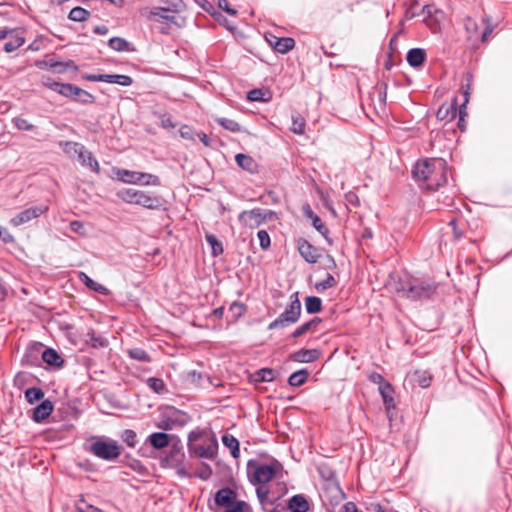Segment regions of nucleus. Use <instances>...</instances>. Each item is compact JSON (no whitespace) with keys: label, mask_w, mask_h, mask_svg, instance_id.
Returning <instances> with one entry per match:
<instances>
[{"label":"nucleus","mask_w":512,"mask_h":512,"mask_svg":"<svg viewBox=\"0 0 512 512\" xmlns=\"http://www.w3.org/2000/svg\"><path fill=\"white\" fill-rule=\"evenodd\" d=\"M449 170L443 158H429L416 162L412 176L420 189L437 191L447 183Z\"/></svg>","instance_id":"nucleus-1"},{"label":"nucleus","mask_w":512,"mask_h":512,"mask_svg":"<svg viewBox=\"0 0 512 512\" xmlns=\"http://www.w3.org/2000/svg\"><path fill=\"white\" fill-rule=\"evenodd\" d=\"M280 469H282V464L276 459L268 464H262L256 459H249L246 465L249 482L259 486L270 482Z\"/></svg>","instance_id":"nucleus-2"},{"label":"nucleus","mask_w":512,"mask_h":512,"mask_svg":"<svg viewBox=\"0 0 512 512\" xmlns=\"http://www.w3.org/2000/svg\"><path fill=\"white\" fill-rule=\"evenodd\" d=\"M123 447L114 439L106 436H98L90 444L88 451L99 459L111 462L122 453Z\"/></svg>","instance_id":"nucleus-3"},{"label":"nucleus","mask_w":512,"mask_h":512,"mask_svg":"<svg viewBox=\"0 0 512 512\" xmlns=\"http://www.w3.org/2000/svg\"><path fill=\"white\" fill-rule=\"evenodd\" d=\"M403 296L411 300L430 299L436 291V285L431 280H413L401 284L398 289Z\"/></svg>","instance_id":"nucleus-4"},{"label":"nucleus","mask_w":512,"mask_h":512,"mask_svg":"<svg viewBox=\"0 0 512 512\" xmlns=\"http://www.w3.org/2000/svg\"><path fill=\"white\" fill-rule=\"evenodd\" d=\"M301 316V302L298 298V292L290 296V302L285 310L272 322L269 323L268 329L285 328L296 323Z\"/></svg>","instance_id":"nucleus-5"},{"label":"nucleus","mask_w":512,"mask_h":512,"mask_svg":"<svg viewBox=\"0 0 512 512\" xmlns=\"http://www.w3.org/2000/svg\"><path fill=\"white\" fill-rule=\"evenodd\" d=\"M190 421V416L181 410L174 407H169L161 415L160 420L156 426L163 431H170L178 427L185 426Z\"/></svg>","instance_id":"nucleus-6"},{"label":"nucleus","mask_w":512,"mask_h":512,"mask_svg":"<svg viewBox=\"0 0 512 512\" xmlns=\"http://www.w3.org/2000/svg\"><path fill=\"white\" fill-rule=\"evenodd\" d=\"M482 23L485 25L483 30L480 32V24L472 17H466L464 20V27L467 33V39L469 41H475L480 37L482 43L486 42L488 37L493 32V26L490 23V19L485 17L482 19Z\"/></svg>","instance_id":"nucleus-7"},{"label":"nucleus","mask_w":512,"mask_h":512,"mask_svg":"<svg viewBox=\"0 0 512 512\" xmlns=\"http://www.w3.org/2000/svg\"><path fill=\"white\" fill-rule=\"evenodd\" d=\"M385 412L390 422L398 416L399 396L396 393L395 386H378Z\"/></svg>","instance_id":"nucleus-8"},{"label":"nucleus","mask_w":512,"mask_h":512,"mask_svg":"<svg viewBox=\"0 0 512 512\" xmlns=\"http://www.w3.org/2000/svg\"><path fill=\"white\" fill-rule=\"evenodd\" d=\"M237 493L230 487H223L216 491L214 501L208 502V507L213 512H219L220 508H227L235 502Z\"/></svg>","instance_id":"nucleus-9"},{"label":"nucleus","mask_w":512,"mask_h":512,"mask_svg":"<svg viewBox=\"0 0 512 512\" xmlns=\"http://www.w3.org/2000/svg\"><path fill=\"white\" fill-rule=\"evenodd\" d=\"M150 210H166V201L163 197L152 192L139 191L136 204Z\"/></svg>","instance_id":"nucleus-10"},{"label":"nucleus","mask_w":512,"mask_h":512,"mask_svg":"<svg viewBox=\"0 0 512 512\" xmlns=\"http://www.w3.org/2000/svg\"><path fill=\"white\" fill-rule=\"evenodd\" d=\"M54 410L53 402L47 398L28 411L29 418L37 424L44 423Z\"/></svg>","instance_id":"nucleus-11"},{"label":"nucleus","mask_w":512,"mask_h":512,"mask_svg":"<svg viewBox=\"0 0 512 512\" xmlns=\"http://www.w3.org/2000/svg\"><path fill=\"white\" fill-rule=\"evenodd\" d=\"M256 495L263 512H281L283 509L278 498L269 497V489L266 486H258Z\"/></svg>","instance_id":"nucleus-12"},{"label":"nucleus","mask_w":512,"mask_h":512,"mask_svg":"<svg viewBox=\"0 0 512 512\" xmlns=\"http://www.w3.org/2000/svg\"><path fill=\"white\" fill-rule=\"evenodd\" d=\"M48 211V206H34L27 208L10 219V224L14 227H18L25 223L36 219Z\"/></svg>","instance_id":"nucleus-13"},{"label":"nucleus","mask_w":512,"mask_h":512,"mask_svg":"<svg viewBox=\"0 0 512 512\" xmlns=\"http://www.w3.org/2000/svg\"><path fill=\"white\" fill-rule=\"evenodd\" d=\"M266 212L261 208H254L249 211H242L239 214V222L247 227L255 228L266 220Z\"/></svg>","instance_id":"nucleus-14"},{"label":"nucleus","mask_w":512,"mask_h":512,"mask_svg":"<svg viewBox=\"0 0 512 512\" xmlns=\"http://www.w3.org/2000/svg\"><path fill=\"white\" fill-rule=\"evenodd\" d=\"M183 6L181 0L172 1L169 7H156L151 10L150 14L154 17L157 22H173L175 20L174 15H170L169 12H179Z\"/></svg>","instance_id":"nucleus-15"},{"label":"nucleus","mask_w":512,"mask_h":512,"mask_svg":"<svg viewBox=\"0 0 512 512\" xmlns=\"http://www.w3.org/2000/svg\"><path fill=\"white\" fill-rule=\"evenodd\" d=\"M44 344L33 342L29 344L23 354L22 363L29 366H40L42 362Z\"/></svg>","instance_id":"nucleus-16"},{"label":"nucleus","mask_w":512,"mask_h":512,"mask_svg":"<svg viewBox=\"0 0 512 512\" xmlns=\"http://www.w3.org/2000/svg\"><path fill=\"white\" fill-rule=\"evenodd\" d=\"M296 246L301 257L309 264H315L320 258L318 249L305 238H298Z\"/></svg>","instance_id":"nucleus-17"},{"label":"nucleus","mask_w":512,"mask_h":512,"mask_svg":"<svg viewBox=\"0 0 512 512\" xmlns=\"http://www.w3.org/2000/svg\"><path fill=\"white\" fill-rule=\"evenodd\" d=\"M43 85L66 98L72 100L76 99V92L78 91V86L74 84L61 83L51 79H47L43 81Z\"/></svg>","instance_id":"nucleus-18"},{"label":"nucleus","mask_w":512,"mask_h":512,"mask_svg":"<svg viewBox=\"0 0 512 512\" xmlns=\"http://www.w3.org/2000/svg\"><path fill=\"white\" fill-rule=\"evenodd\" d=\"M304 216L311 221V225L324 237V239L332 244V240L329 237V229L323 223L321 218L314 213L309 204H305L302 208Z\"/></svg>","instance_id":"nucleus-19"},{"label":"nucleus","mask_w":512,"mask_h":512,"mask_svg":"<svg viewBox=\"0 0 512 512\" xmlns=\"http://www.w3.org/2000/svg\"><path fill=\"white\" fill-rule=\"evenodd\" d=\"M187 448L190 455H195L200 458L213 459L218 449V443L215 439L209 445L187 443Z\"/></svg>","instance_id":"nucleus-20"},{"label":"nucleus","mask_w":512,"mask_h":512,"mask_svg":"<svg viewBox=\"0 0 512 512\" xmlns=\"http://www.w3.org/2000/svg\"><path fill=\"white\" fill-rule=\"evenodd\" d=\"M42 362H44L52 370L62 368L65 363L63 357L55 349L46 347L45 345Z\"/></svg>","instance_id":"nucleus-21"},{"label":"nucleus","mask_w":512,"mask_h":512,"mask_svg":"<svg viewBox=\"0 0 512 512\" xmlns=\"http://www.w3.org/2000/svg\"><path fill=\"white\" fill-rule=\"evenodd\" d=\"M408 384H430L433 376L427 369L416 368L406 374Z\"/></svg>","instance_id":"nucleus-22"},{"label":"nucleus","mask_w":512,"mask_h":512,"mask_svg":"<svg viewBox=\"0 0 512 512\" xmlns=\"http://www.w3.org/2000/svg\"><path fill=\"white\" fill-rule=\"evenodd\" d=\"M79 154L78 161L81 165H86L90 168L91 171H93L96 174L100 173V165L97 159L93 156V154L86 149L85 146L78 147Z\"/></svg>","instance_id":"nucleus-23"},{"label":"nucleus","mask_w":512,"mask_h":512,"mask_svg":"<svg viewBox=\"0 0 512 512\" xmlns=\"http://www.w3.org/2000/svg\"><path fill=\"white\" fill-rule=\"evenodd\" d=\"M310 504L308 499L303 494H296L289 498L287 503V508L291 512H307L309 510Z\"/></svg>","instance_id":"nucleus-24"},{"label":"nucleus","mask_w":512,"mask_h":512,"mask_svg":"<svg viewBox=\"0 0 512 512\" xmlns=\"http://www.w3.org/2000/svg\"><path fill=\"white\" fill-rule=\"evenodd\" d=\"M57 412L64 420H76L81 414L80 409L70 402H62Z\"/></svg>","instance_id":"nucleus-25"},{"label":"nucleus","mask_w":512,"mask_h":512,"mask_svg":"<svg viewBox=\"0 0 512 512\" xmlns=\"http://www.w3.org/2000/svg\"><path fill=\"white\" fill-rule=\"evenodd\" d=\"M426 51L423 48H412L407 52L406 60L413 68L422 66L426 60Z\"/></svg>","instance_id":"nucleus-26"},{"label":"nucleus","mask_w":512,"mask_h":512,"mask_svg":"<svg viewBox=\"0 0 512 512\" xmlns=\"http://www.w3.org/2000/svg\"><path fill=\"white\" fill-rule=\"evenodd\" d=\"M436 116L439 120L442 121H452L457 116V103L456 99L452 103H444L442 104L436 113Z\"/></svg>","instance_id":"nucleus-27"},{"label":"nucleus","mask_w":512,"mask_h":512,"mask_svg":"<svg viewBox=\"0 0 512 512\" xmlns=\"http://www.w3.org/2000/svg\"><path fill=\"white\" fill-rule=\"evenodd\" d=\"M79 280L90 290L95 291L101 295L107 296L110 294V290L104 285L94 281L85 272H79Z\"/></svg>","instance_id":"nucleus-28"},{"label":"nucleus","mask_w":512,"mask_h":512,"mask_svg":"<svg viewBox=\"0 0 512 512\" xmlns=\"http://www.w3.org/2000/svg\"><path fill=\"white\" fill-rule=\"evenodd\" d=\"M147 442L156 450H161L169 445L170 436L165 432H154L147 438Z\"/></svg>","instance_id":"nucleus-29"},{"label":"nucleus","mask_w":512,"mask_h":512,"mask_svg":"<svg viewBox=\"0 0 512 512\" xmlns=\"http://www.w3.org/2000/svg\"><path fill=\"white\" fill-rule=\"evenodd\" d=\"M235 161L243 170L249 173L257 172L258 164L250 155L238 153L235 156Z\"/></svg>","instance_id":"nucleus-30"},{"label":"nucleus","mask_w":512,"mask_h":512,"mask_svg":"<svg viewBox=\"0 0 512 512\" xmlns=\"http://www.w3.org/2000/svg\"><path fill=\"white\" fill-rule=\"evenodd\" d=\"M113 172L118 181L126 184H138V171H132L123 168H113Z\"/></svg>","instance_id":"nucleus-31"},{"label":"nucleus","mask_w":512,"mask_h":512,"mask_svg":"<svg viewBox=\"0 0 512 512\" xmlns=\"http://www.w3.org/2000/svg\"><path fill=\"white\" fill-rule=\"evenodd\" d=\"M86 343L92 348H106L109 341L103 335L97 334L94 330H89L86 334Z\"/></svg>","instance_id":"nucleus-32"},{"label":"nucleus","mask_w":512,"mask_h":512,"mask_svg":"<svg viewBox=\"0 0 512 512\" xmlns=\"http://www.w3.org/2000/svg\"><path fill=\"white\" fill-rule=\"evenodd\" d=\"M222 443L230 450L233 458L237 459L240 456V442L231 434L225 433L221 437Z\"/></svg>","instance_id":"nucleus-33"},{"label":"nucleus","mask_w":512,"mask_h":512,"mask_svg":"<svg viewBox=\"0 0 512 512\" xmlns=\"http://www.w3.org/2000/svg\"><path fill=\"white\" fill-rule=\"evenodd\" d=\"M108 45L117 52H134L136 50L132 43L121 37H112L109 39Z\"/></svg>","instance_id":"nucleus-34"},{"label":"nucleus","mask_w":512,"mask_h":512,"mask_svg":"<svg viewBox=\"0 0 512 512\" xmlns=\"http://www.w3.org/2000/svg\"><path fill=\"white\" fill-rule=\"evenodd\" d=\"M25 399L29 404L40 403L45 400V393L39 386H30L24 391Z\"/></svg>","instance_id":"nucleus-35"},{"label":"nucleus","mask_w":512,"mask_h":512,"mask_svg":"<svg viewBox=\"0 0 512 512\" xmlns=\"http://www.w3.org/2000/svg\"><path fill=\"white\" fill-rule=\"evenodd\" d=\"M126 354L133 360L142 362V363H150L152 358L150 354L140 347H131L125 350Z\"/></svg>","instance_id":"nucleus-36"},{"label":"nucleus","mask_w":512,"mask_h":512,"mask_svg":"<svg viewBox=\"0 0 512 512\" xmlns=\"http://www.w3.org/2000/svg\"><path fill=\"white\" fill-rule=\"evenodd\" d=\"M250 381L255 383L273 382L275 381V371L270 368H262L250 376Z\"/></svg>","instance_id":"nucleus-37"},{"label":"nucleus","mask_w":512,"mask_h":512,"mask_svg":"<svg viewBox=\"0 0 512 512\" xmlns=\"http://www.w3.org/2000/svg\"><path fill=\"white\" fill-rule=\"evenodd\" d=\"M215 122L223 129L233 133L247 132L245 128H243L238 122H236L233 119L218 117L215 119Z\"/></svg>","instance_id":"nucleus-38"},{"label":"nucleus","mask_w":512,"mask_h":512,"mask_svg":"<svg viewBox=\"0 0 512 512\" xmlns=\"http://www.w3.org/2000/svg\"><path fill=\"white\" fill-rule=\"evenodd\" d=\"M275 40V50L278 53L285 54L292 50L295 46V40L291 37H276L273 36Z\"/></svg>","instance_id":"nucleus-39"},{"label":"nucleus","mask_w":512,"mask_h":512,"mask_svg":"<svg viewBox=\"0 0 512 512\" xmlns=\"http://www.w3.org/2000/svg\"><path fill=\"white\" fill-rule=\"evenodd\" d=\"M320 356L317 349H301L294 354V359L298 362H313Z\"/></svg>","instance_id":"nucleus-40"},{"label":"nucleus","mask_w":512,"mask_h":512,"mask_svg":"<svg viewBox=\"0 0 512 512\" xmlns=\"http://www.w3.org/2000/svg\"><path fill=\"white\" fill-rule=\"evenodd\" d=\"M140 190L133 188H124L119 190L116 195L119 199L127 204H136V199Z\"/></svg>","instance_id":"nucleus-41"},{"label":"nucleus","mask_w":512,"mask_h":512,"mask_svg":"<svg viewBox=\"0 0 512 512\" xmlns=\"http://www.w3.org/2000/svg\"><path fill=\"white\" fill-rule=\"evenodd\" d=\"M448 226L451 227V229H452L454 241H459L465 236V233H466L465 223H463V222L459 223L457 219L452 218L448 222Z\"/></svg>","instance_id":"nucleus-42"},{"label":"nucleus","mask_w":512,"mask_h":512,"mask_svg":"<svg viewBox=\"0 0 512 512\" xmlns=\"http://www.w3.org/2000/svg\"><path fill=\"white\" fill-rule=\"evenodd\" d=\"M90 17V12L83 7L77 6L70 10L68 19L74 22H84Z\"/></svg>","instance_id":"nucleus-43"},{"label":"nucleus","mask_w":512,"mask_h":512,"mask_svg":"<svg viewBox=\"0 0 512 512\" xmlns=\"http://www.w3.org/2000/svg\"><path fill=\"white\" fill-rule=\"evenodd\" d=\"M305 309L308 314H315L322 309V300L317 296H307L305 298Z\"/></svg>","instance_id":"nucleus-44"},{"label":"nucleus","mask_w":512,"mask_h":512,"mask_svg":"<svg viewBox=\"0 0 512 512\" xmlns=\"http://www.w3.org/2000/svg\"><path fill=\"white\" fill-rule=\"evenodd\" d=\"M106 83L130 86L133 83L132 77L124 74H107Z\"/></svg>","instance_id":"nucleus-45"},{"label":"nucleus","mask_w":512,"mask_h":512,"mask_svg":"<svg viewBox=\"0 0 512 512\" xmlns=\"http://www.w3.org/2000/svg\"><path fill=\"white\" fill-rule=\"evenodd\" d=\"M205 239L211 247V254L214 257L221 255L224 252L223 244L213 234H206Z\"/></svg>","instance_id":"nucleus-46"},{"label":"nucleus","mask_w":512,"mask_h":512,"mask_svg":"<svg viewBox=\"0 0 512 512\" xmlns=\"http://www.w3.org/2000/svg\"><path fill=\"white\" fill-rule=\"evenodd\" d=\"M305 126H306L305 118L300 113H294L292 115L291 131L294 134L302 135V134H304Z\"/></svg>","instance_id":"nucleus-47"},{"label":"nucleus","mask_w":512,"mask_h":512,"mask_svg":"<svg viewBox=\"0 0 512 512\" xmlns=\"http://www.w3.org/2000/svg\"><path fill=\"white\" fill-rule=\"evenodd\" d=\"M138 184L137 185H151V186H158L160 185V179L157 175L145 173V172H139L137 175Z\"/></svg>","instance_id":"nucleus-48"},{"label":"nucleus","mask_w":512,"mask_h":512,"mask_svg":"<svg viewBox=\"0 0 512 512\" xmlns=\"http://www.w3.org/2000/svg\"><path fill=\"white\" fill-rule=\"evenodd\" d=\"M25 43V38L21 35H15L9 39L4 45V51L7 53L14 52Z\"/></svg>","instance_id":"nucleus-49"},{"label":"nucleus","mask_w":512,"mask_h":512,"mask_svg":"<svg viewBox=\"0 0 512 512\" xmlns=\"http://www.w3.org/2000/svg\"><path fill=\"white\" fill-rule=\"evenodd\" d=\"M310 373L307 369H300L292 373L288 378V384H304L309 377Z\"/></svg>","instance_id":"nucleus-50"},{"label":"nucleus","mask_w":512,"mask_h":512,"mask_svg":"<svg viewBox=\"0 0 512 512\" xmlns=\"http://www.w3.org/2000/svg\"><path fill=\"white\" fill-rule=\"evenodd\" d=\"M336 285H337V281H336L335 277L332 274L327 273L324 280L319 281L315 284V289L318 292H324L328 288L335 287Z\"/></svg>","instance_id":"nucleus-51"},{"label":"nucleus","mask_w":512,"mask_h":512,"mask_svg":"<svg viewBox=\"0 0 512 512\" xmlns=\"http://www.w3.org/2000/svg\"><path fill=\"white\" fill-rule=\"evenodd\" d=\"M224 512H253L251 506L244 500H235Z\"/></svg>","instance_id":"nucleus-52"},{"label":"nucleus","mask_w":512,"mask_h":512,"mask_svg":"<svg viewBox=\"0 0 512 512\" xmlns=\"http://www.w3.org/2000/svg\"><path fill=\"white\" fill-rule=\"evenodd\" d=\"M78 91L76 92V99L74 101H77L81 104H93L95 103V96L89 93L88 91L78 87Z\"/></svg>","instance_id":"nucleus-53"},{"label":"nucleus","mask_w":512,"mask_h":512,"mask_svg":"<svg viewBox=\"0 0 512 512\" xmlns=\"http://www.w3.org/2000/svg\"><path fill=\"white\" fill-rule=\"evenodd\" d=\"M317 471L323 480H326V481H335L336 480V473L328 464L320 465L318 467Z\"/></svg>","instance_id":"nucleus-54"},{"label":"nucleus","mask_w":512,"mask_h":512,"mask_svg":"<svg viewBox=\"0 0 512 512\" xmlns=\"http://www.w3.org/2000/svg\"><path fill=\"white\" fill-rule=\"evenodd\" d=\"M246 310L247 306L239 301H234L229 307V311L232 313L234 320H238L240 317H242Z\"/></svg>","instance_id":"nucleus-55"},{"label":"nucleus","mask_w":512,"mask_h":512,"mask_svg":"<svg viewBox=\"0 0 512 512\" xmlns=\"http://www.w3.org/2000/svg\"><path fill=\"white\" fill-rule=\"evenodd\" d=\"M12 123L14 127L20 131H33L36 128L35 125L29 123L26 119L22 117L12 118Z\"/></svg>","instance_id":"nucleus-56"},{"label":"nucleus","mask_w":512,"mask_h":512,"mask_svg":"<svg viewBox=\"0 0 512 512\" xmlns=\"http://www.w3.org/2000/svg\"><path fill=\"white\" fill-rule=\"evenodd\" d=\"M74 512H103L101 509L88 504L83 497L79 499L75 504Z\"/></svg>","instance_id":"nucleus-57"},{"label":"nucleus","mask_w":512,"mask_h":512,"mask_svg":"<svg viewBox=\"0 0 512 512\" xmlns=\"http://www.w3.org/2000/svg\"><path fill=\"white\" fill-rule=\"evenodd\" d=\"M121 439L131 448L137 444V434L132 429H125L121 434Z\"/></svg>","instance_id":"nucleus-58"},{"label":"nucleus","mask_w":512,"mask_h":512,"mask_svg":"<svg viewBox=\"0 0 512 512\" xmlns=\"http://www.w3.org/2000/svg\"><path fill=\"white\" fill-rule=\"evenodd\" d=\"M59 146L67 154L75 153L78 155L79 154L78 147L83 146V145L80 143H77V142H73V141H61L59 143Z\"/></svg>","instance_id":"nucleus-59"},{"label":"nucleus","mask_w":512,"mask_h":512,"mask_svg":"<svg viewBox=\"0 0 512 512\" xmlns=\"http://www.w3.org/2000/svg\"><path fill=\"white\" fill-rule=\"evenodd\" d=\"M257 237L259 239L260 248L262 250H267L271 245L270 236L268 232L266 230H259L257 232Z\"/></svg>","instance_id":"nucleus-60"},{"label":"nucleus","mask_w":512,"mask_h":512,"mask_svg":"<svg viewBox=\"0 0 512 512\" xmlns=\"http://www.w3.org/2000/svg\"><path fill=\"white\" fill-rule=\"evenodd\" d=\"M43 64L53 70L55 73H63V68H64V61H57V60H54V59H49V60H46L43 62Z\"/></svg>","instance_id":"nucleus-61"},{"label":"nucleus","mask_w":512,"mask_h":512,"mask_svg":"<svg viewBox=\"0 0 512 512\" xmlns=\"http://www.w3.org/2000/svg\"><path fill=\"white\" fill-rule=\"evenodd\" d=\"M212 468L207 463H202L201 468L195 473V476L201 480H208L212 476Z\"/></svg>","instance_id":"nucleus-62"},{"label":"nucleus","mask_w":512,"mask_h":512,"mask_svg":"<svg viewBox=\"0 0 512 512\" xmlns=\"http://www.w3.org/2000/svg\"><path fill=\"white\" fill-rule=\"evenodd\" d=\"M179 134L180 136L183 138V139H186V140H191V141H194L195 140V134H194V131L193 129L188 126V125H182L179 129Z\"/></svg>","instance_id":"nucleus-63"},{"label":"nucleus","mask_w":512,"mask_h":512,"mask_svg":"<svg viewBox=\"0 0 512 512\" xmlns=\"http://www.w3.org/2000/svg\"><path fill=\"white\" fill-rule=\"evenodd\" d=\"M32 383V375L25 373V372H19L14 377V384H31Z\"/></svg>","instance_id":"nucleus-64"}]
</instances>
